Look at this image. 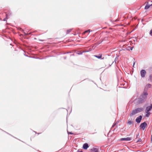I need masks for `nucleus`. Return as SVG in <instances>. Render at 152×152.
Instances as JSON below:
<instances>
[{
    "label": "nucleus",
    "mask_w": 152,
    "mask_h": 152,
    "mask_svg": "<svg viewBox=\"0 0 152 152\" xmlns=\"http://www.w3.org/2000/svg\"><path fill=\"white\" fill-rule=\"evenodd\" d=\"M148 95V94L146 91H145L143 92V94L141 95V97L142 98V100H141V98L139 100V103H142L143 102V100L146 99L147 96Z\"/></svg>",
    "instance_id": "obj_1"
},
{
    "label": "nucleus",
    "mask_w": 152,
    "mask_h": 152,
    "mask_svg": "<svg viewBox=\"0 0 152 152\" xmlns=\"http://www.w3.org/2000/svg\"><path fill=\"white\" fill-rule=\"evenodd\" d=\"M140 73L141 77H144L146 74V72L145 70L142 69L140 71Z\"/></svg>",
    "instance_id": "obj_2"
},
{
    "label": "nucleus",
    "mask_w": 152,
    "mask_h": 152,
    "mask_svg": "<svg viewBox=\"0 0 152 152\" xmlns=\"http://www.w3.org/2000/svg\"><path fill=\"white\" fill-rule=\"evenodd\" d=\"M152 109V104H151L150 106L146 107L145 110V112H148L150 111Z\"/></svg>",
    "instance_id": "obj_3"
},
{
    "label": "nucleus",
    "mask_w": 152,
    "mask_h": 152,
    "mask_svg": "<svg viewBox=\"0 0 152 152\" xmlns=\"http://www.w3.org/2000/svg\"><path fill=\"white\" fill-rule=\"evenodd\" d=\"M147 126V124L146 123L144 122L141 124L140 126V127L143 130H144L145 127Z\"/></svg>",
    "instance_id": "obj_4"
},
{
    "label": "nucleus",
    "mask_w": 152,
    "mask_h": 152,
    "mask_svg": "<svg viewBox=\"0 0 152 152\" xmlns=\"http://www.w3.org/2000/svg\"><path fill=\"white\" fill-rule=\"evenodd\" d=\"M142 118V116L141 115L139 116V117H137L136 120V121L137 123H140V121Z\"/></svg>",
    "instance_id": "obj_5"
},
{
    "label": "nucleus",
    "mask_w": 152,
    "mask_h": 152,
    "mask_svg": "<svg viewBox=\"0 0 152 152\" xmlns=\"http://www.w3.org/2000/svg\"><path fill=\"white\" fill-rule=\"evenodd\" d=\"M132 140L131 137H127L126 138H122L121 139V140L130 141Z\"/></svg>",
    "instance_id": "obj_6"
},
{
    "label": "nucleus",
    "mask_w": 152,
    "mask_h": 152,
    "mask_svg": "<svg viewBox=\"0 0 152 152\" xmlns=\"http://www.w3.org/2000/svg\"><path fill=\"white\" fill-rule=\"evenodd\" d=\"M151 85L148 83L145 86L144 90H147V89L149 88H150L151 87Z\"/></svg>",
    "instance_id": "obj_7"
},
{
    "label": "nucleus",
    "mask_w": 152,
    "mask_h": 152,
    "mask_svg": "<svg viewBox=\"0 0 152 152\" xmlns=\"http://www.w3.org/2000/svg\"><path fill=\"white\" fill-rule=\"evenodd\" d=\"M89 146H88V144L87 143H85L83 145V148L85 149H87L88 148Z\"/></svg>",
    "instance_id": "obj_8"
},
{
    "label": "nucleus",
    "mask_w": 152,
    "mask_h": 152,
    "mask_svg": "<svg viewBox=\"0 0 152 152\" xmlns=\"http://www.w3.org/2000/svg\"><path fill=\"white\" fill-rule=\"evenodd\" d=\"M137 113L136 110V109L134 110L132 112V113L130 114V115L132 116L136 114Z\"/></svg>",
    "instance_id": "obj_9"
},
{
    "label": "nucleus",
    "mask_w": 152,
    "mask_h": 152,
    "mask_svg": "<svg viewBox=\"0 0 152 152\" xmlns=\"http://www.w3.org/2000/svg\"><path fill=\"white\" fill-rule=\"evenodd\" d=\"M137 113L140 112L143 110V108H138L135 109Z\"/></svg>",
    "instance_id": "obj_10"
},
{
    "label": "nucleus",
    "mask_w": 152,
    "mask_h": 152,
    "mask_svg": "<svg viewBox=\"0 0 152 152\" xmlns=\"http://www.w3.org/2000/svg\"><path fill=\"white\" fill-rule=\"evenodd\" d=\"M91 152H98V149L96 148H93L91 149Z\"/></svg>",
    "instance_id": "obj_11"
},
{
    "label": "nucleus",
    "mask_w": 152,
    "mask_h": 152,
    "mask_svg": "<svg viewBox=\"0 0 152 152\" xmlns=\"http://www.w3.org/2000/svg\"><path fill=\"white\" fill-rule=\"evenodd\" d=\"M94 56L98 58H101L102 57V55L99 54L98 56L94 55Z\"/></svg>",
    "instance_id": "obj_12"
},
{
    "label": "nucleus",
    "mask_w": 152,
    "mask_h": 152,
    "mask_svg": "<svg viewBox=\"0 0 152 152\" xmlns=\"http://www.w3.org/2000/svg\"><path fill=\"white\" fill-rule=\"evenodd\" d=\"M9 17H8V14H6V17L5 18H4L3 20V21H7V19H8L9 18Z\"/></svg>",
    "instance_id": "obj_13"
},
{
    "label": "nucleus",
    "mask_w": 152,
    "mask_h": 152,
    "mask_svg": "<svg viewBox=\"0 0 152 152\" xmlns=\"http://www.w3.org/2000/svg\"><path fill=\"white\" fill-rule=\"evenodd\" d=\"M150 5H148V4L145 6V9H148L150 7Z\"/></svg>",
    "instance_id": "obj_14"
},
{
    "label": "nucleus",
    "mask_w": 152,
    "mask_h": 152,
    "mask_svg": "<svg viewBox=\"0 0 152 152\" xmlns=\"http://www.w3.org/2000/svg\"><path fill=\"white\" fill-rule=\"evenodd\" d=\"M146 113L145 116L147 117H148L151 114V113L148 112H146Z\"/></svg>",
    "instance_id": "obj_15"
},
{
    "label": "nucleus",
    "mask_w": 152,
    "mask_h": 152,
    "mask_svg": "<svg viewBox=\"0 0 152 152\" xmlns=\"http://www.w3.org/2000/svg\"><path fill=\"white\" fill-rule=\"evenodd\" d=\"M149 80L150 81H152V75H150L149 76Z\"/></svg>",
    "instance_id": "obj_16"
},
{
    "label": "nucleus",
    "mask_w": 152,
    "mask_h": 152,
    "mask_svg": "<svg viewBox=\"0 0 152 152\" xmlns=\"http://www.w3.org/2000/svg\"><path fill=\"white\" fill-rule=\"evenodd\" d=\"M132 123V122L131 121H129L127 122V124L129 125L131 124Z\"/></svg>",
    "instance_id": "obj_17"
},
{
    "label": "nucleus",
    "mask_w": 152,
    "mask_h": 152,
    "mask_svg": "<svg viewBox=\"0 0 152 152\" xmlns=\"http://www.w3.org/2000/svg\"><path fill=\"white\" fill-rule=\"evenodd\" d=\"M141 141H142V140L140 138L138 140H137L136 141V142H141Z\"/></svg>",
    "instance_id": "obj_18"
},
{
    "label": "nucleus",
    "mask_w": 152,
    "mask_h": 152,
    "mask_svg": "<svg viewBox=\"0 0 152 152\" xmlns=\"http://www.w3.org/2000/svg\"><path fill=\"white\" fill-rule=\"evenodd\" d=\"M71 29H69L68 30H67V33H69L71 31Z\"/></svg>",
    "instance_id": "obj_19"
},
{
    "label": "nucleus",
    "mask_w": 152,
    "mask_h": 152,
    "mask_svg": "<svg viewBox=\"0 0 152 152\" xmlns=\"http://www.w3.org/2000/svg\"><path fill=\"white\" fill-rule=\"evenodd\" d=\"M90 32V30H88L87 31H85L84 32V34H85L86 33H87V32Z\"/></svg>",
    "instance_id": "obj_20"
},
{
    "label": "nucleus",
    "mask_w": 152,
    "mask_h": 152,
    "mask_svg": "<svg viewBox=\"0 0 152 152\" xmlns=\"http://www.w3.org/2000/svg\"><path fill=\"white\" fill-rule=\"evenodd\" d=\"M150 34L152 36V29L151 30Z\"/></svg>",
    "instance_id": "obj_21"
},
{
    "label": "nucleus",
    "mask_w": 152,
    "mask_h": 152,
    "mask_svg": "<svg viewBox=\"0 0 152 152\" xmlns=\"http://www.w3.org/2000/svg\"><path fill=\"white\" fill-rule=\"evenodd\" d=\"M24 34H25V35H28V34H31V33H29L28 34H26L25 32H24Z\"/></svg>",
    "instance_id": "obj_22"
},
{
    "label": "nucleus",
    "mask_w": 152,
    "mask_h": 152,
    "mask_svg": "<svg viewBox=\"0 0 152 152\" xmlns=\"http://www.w3.org/2000/svg\"><path fill=\"white\" fill-rule=\"evenodd\" d=\"M135 64V62H134V63H133V67H134V65Z\"/></svg>",
    "instance_id": "obj_23"
},
{
    "label": "nucleus",
    "mask_w": 152,
    "mask_h": 152,
    "mask_svg": "<svg viewBox=\"0 0 152 152\" xmlns=\"http://www.w3.org/2000/svg\"><path fill=\"white\" fill-rule=\"evenodd\" d=\"M69 134H72V133L71 132H69Z\"/></svg>",
    "instance_id": "obj_24"
},
{
    "label": "nucleus",
    "mask_w": 152,
    "mask_h": 152,
    "mask_svg": "<svg viewBox=\"0 0 152 152\" xmlns=\"http://www.w3.org/2000/svg\"><path fill=\"white\" fill-rule=\"evenodd\" d=\"M78 152H83V151H78Z\"/></svg>",
    "instance_id": "obj_25"
},
{
    "label": "nucleus",
    "mask_w": 152,
    "mask_h": 152,
    "mask_svg": "<svg viewBox=\"0 0 152 152\" xmlns=\"http://www.w3.org/2000/svg\"><path fill=\"white\" fill-rule=\"evenodd\" d=\"M115 125V124H114V125H113L112 126H113V127Z\"/></svg>",
    "instance_id": "obj_26"
},
{
    "label": "nucleus",
    "mask_w": 152,
    "mask_h": 152,
    "mask_svg": "<svg viewBox=\"0 0 152 152\" xmlns=\"http://www.w3.org/2000/svg\"><path fill=\"white\" fill-rule=\"evenodd\" d=\"M139 135V134H138L137 135V137Z\"/></svg>",
    "instance_id": "obj_27"
},
{
    "label": "nucleus",
    "mask_w": 152,
    "mask_h": 152,
    "mask_svg": "<svg viewBox=\"0 0 152 152\" xmlns=\"http://www.w3.org/2000/svg\"><path fill=\"white\" fill-rule=\"evenodd\" d=\"M116 152V151H115V152Z\"/></svg>",
    "instance_id": "obj_28"
}]
</instances>
